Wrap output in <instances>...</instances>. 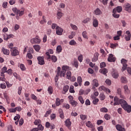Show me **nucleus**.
I'll use <instances>...</instances> for the list:
<instances>
[{
	"label": "nucleus",
	"mask_w": 131,
	"mask_h": 131,
	"mask_svg": "<svg viewBox=\"0 0 131 131\" xmlns=\"http://www.w3.org/2000/svg\"><path fill=\"white\" fill-rule=\"evenodd\" d=\"M60 70V67H58L57 68V74L56 75V77L55 78V82H57L59 79V71Z\"/></svg>",
	"instance_id": "30"
},
{
	"label": "nucleus",
	"mask_w": 131,
	"mask_h": 131,
	"mask_svg": "<svg viewBox=\"0 0 131 131\" xmlns=\"http://www.w3.org/2000/svg\"><path fill=\"white\" fill-rule=\"evenodd\" d=\"M10 51L11 52V55L13 57L18 56V55H19V51L17 50V48L16 47H14L13 48L10 49Z\"/></svg>",
	"instance_id": "5"
},
{
	"label": "nucleus",
	"mask_w": 131,
	"mask_h": 131,
	"mask_svg": "<svg viewBox=\"0 0 131 131\" xmlns=\"http://www.w3.org/2000/svg\"><path fill=\"white\" fill-rule=\"evenodd\" d=\"M50 60H51L52 62L53 63H56L57 61H58V58L55 55H52Z\"/></svg>",
	"instance_id": "29"
},
{
	"label": "nucleus",
	"mask_w": 131,
	"mask_h": 131,
	"mask_svg": "<svg viewBox=\"0 0 131 131\" xmlns=\"http://www.w3.org/2000/svg\"><path fill=\"white\" fill-rule=\"evenodd\" d=\"M77 82L79 83V85L81 86V82H82V78L80 76H78L77 78Z\"/></svg>",
	"instance_id": "33"
},
{
	"label": "nucleus",
	"mask_w": 131,
	"mask_h": 131,
	"mask_svg": "<svg viewBox=\"0 0 131 131\" xmlns=\"http://www.w3.org/2000/svg\"><path fill=\"white\" fill-rule=\"evenodd\" d=\"M68 70H70L69 67L67 66H63L62 67V70L61 71V68L60 67V69L59 71L58 76H60V77H64L65 76V74H66V71H68Z\"/></svg>",
	"instance_id": "1"
},
{
	"label": "nucleus",
	"mask_w": 131,
	"mask_h": 131,
	"mask_svg": "<svg viewBox=\"0 0 131 131\" xmlns=\"http://www.w3.org/2000/svg\"><path fill=\"white\" fill-rule=\"evenodd\" d=\"M80 117L81 120H82L83 121V120H85V119H86L88 118V116L86 115L81 114V115H80Z\"/></svg>",
	"instance_id": "35"
},
{
	"label": "nucleus",
	"mask_w": 131,
	"mask_h": 131,
	"mask_svg": "<svg viewBox=\"0 0 131 131\" xmlns=\"http://www.w3.org/2000/svg\"><path fill=\"white\" fill-rule=\"evenodd\" d=\"M101 73L104 74V75H106L107 74V72H108V70L107 69L104 68L100 71Z\"/></svg>",
	"instance_id": "43"
},
{
	"label": "nucleus",
	"mask_w": 131,
	"mask_h": 131,
	"mask_svg": "<svg viewBox=\"0 0 131 131\" xmlns=\"http://www.w3.org/2000/svg\"><path fill=\"white\" fill-rule=\"evenodd\" d=\"M104 118L106 120H109L111 119V116L107 114L104 115Z\"/></svg>",
	"instance_id": "56"
},
{
	"label": "nucleus",
	"mask_w": 131,
	"mask_h": 131,
	"mask_svg": "<svg viewBox=\"0 0 131 131\" xmlns=\"http://www.w3.org/2000/svg\"><path fill=\"white\" fill-rule=\"evenodd\" d=\"M123 89L125 95H128V94L130 93V91H129V89H128V86H127V85H124Z\"/></svg>",
	"instance_id": "16"
},
{
	"label": "nucleus",
	"mask_w": 131,
	"mask_h": 131,
	"mask_svg": "<svg viewBox=\"0 0 131 131\" xmlns=\"http://www.w3.org/2000/svg\"><path fill=\"white\" fill-rule=\"evenodd\" d=\"M76 34V33H75V32H72L71 35L69 36V38H70V39H72V38L74 37Z\"/></svg>",
	"instance_id": "40"
},
{
	"label": "nucleus",
	"mask_w": 131,
	"mask_h": 131,
	"mask_svg": "<svg viewBox=\"0 0 131 131\" xmlns=\"http://www.w3.org/2000/svg\"><path fill=\"white\" fill-rule=\"evenodd\" d=\"M99 59V53H96L94 54V56L92 58V62H97V60Z\"/></svg>",
	"instance_id": "17"
},
{
	"label": "nucleus",
	"mask_w": 131,
	"mask_h": 131,
	"mask_svg": "<svg viewBox=\"0 0 131 131\" xmlns=\"http://www.w3.org/2000/svg\"><path fill=\"white\" fill-rule=\"evenodd\" d=\"M112 75L114 78H118L119 76V74L118 73V72L116 70H114V69H113V72L112 73Z\"/></svg>",
	"instance_id": "6"
},
{
	"label": "nucleus",
	"mask_w": 131,
	"mask_h": 131,
	"mask_svg": "<svg viewBox=\"0 0 131 131\" xmlns=\"http://www.w3.org/2000/svg\"><path fill=\"white\" fill-rule=\"evenodd\" d=\"M52 113V110H49V111H47L46 114L45 115V117H48L50 114Z\"/></svg>",
	"instance_id": "59"
},
{
	"label": "nucleus",
	"mask_w": 131,
	"mask_h": 131,
	"mask_svg": "<svg viewBox=\"0 0 131 131\" xmlns=\"http://www.w3.org/2000/svg\"><path fill=\"white\" fill-rule=\"evenodd\" d=\"M60 103L61 100L59 99V98H57L55 101V104L56 106H60Z\"/></svg>",
	"instance_id": "45"
},
{
	"label": "nucleus",
	"mask_w": 131,
	"mask_h": 131,
	"mask_svg": "<svg viewBox=\"0 0 131 131\" xmlns=\"http://www.w3.org/2000/svg\"><path fill=\"white\" fill-rule=\"evenodd\" d=\"M126 34H127V36H125L126 40L127 41H128V40H130V37H131L130 32H129V31H127L126 32Z\"/></svg>",
	"instance_id": "19"
},
{
	"label": "nucleus",
	"mask_w": 131,
	"mask_h": 131,
	"mask_svg": "<svg viewBox=\"0 0 131 131\" xmlns=\"http://www.w3.org/2000/svg\"><path fill=\"white\" fill-rule=\"evenodd\" d=\"M13 76H14V77H15L16 79H18V80H21V78L20 77V76H19V75H18L17 73H14Z\"/></svg>",
	"instance_id": "48"
},
{
	"label": "nucleus",
	"mask_w": 131,
	"mask_h": 131,
	"mask_svg": "<svg viewBox=\"0 0 131 131\" xmlns=\"http://www.w3.org/2000/svg\"><path fill=\"white\" fill-rule=\"evenodd\" d=\"M70 26L73 30H77V27L75 25H73L72 24H70Z\"/></svg>",
	"instance_id": "55"
},
{
	"label": "nucleus",
	"mask_w": 131,
	"mask_h": 131,
	"mask_svg": "<svg viewBox=\"0 0 131 131\" xmlns=\"http://www.w3.org/2000/svg\"><path fill=\"white\" fill-rule=\"evenodd\" d=\"M115 10L116 12L117 11L118 13H120L122 11V7L121 6H118Z\"/></svg>",
	"instance_id": "42"
},
{
	"label": "nucleus",
	"mask_w": 131,
	"mask_h": 131,
	"mask_svg": "<svg viewBox=\"0 0 131 131\" xmlns=\"http://www.w3.org/2000/svg\"><path fill=\"white\" fill-rule=\"evenodd\" d=\"M125 99L122 98L121 99H119V105L120 104L121 105V107L125 106L126 104H127V102L125 100H124Z\"/></svg>",
	"instance_id": "12"
},
{
	"label": "nucleus",
	"mask_w": 131,
	"mask_h": 131,
	"mask_svg": "<svg viewBox=\"0 0 131 131\" xmlns=\"http://www.w3.org/2000/svg\"><path fill=\"white\" fill-rule=\"evenodd\" d=\"M37 60L38 61V64H39V65H43L45 64V59H43V57L38 56L37 57Z\"/></svg>",
	"instance_id": "15"
},
{
	"label": "nucleus",
	"mask_w": 131,
	"mask_h": 131,
	"mask_svg": "<svg viewBox=\"0 0 131 131\" xmlns=\"http://www.w3.org/2000/svg\"><path fill=\"white\" fill-rule=\"evenodd\" d=\"M3 7L4 8V9H7L8 7V3L7 2H4L2 5Z\"/></svg>",
	"instance_id": "63"
},
{
	"label": "nucleus",
	"mask_w": 131,
	"mask_h": 131,
	"mask_svg": "<svg viewBox=\"0 0 131 131\" xmlns=\"http://www.w3.org/2000/svg\"><path fill=\"white\" fill-rule=\"evenodd\" d=\"M92 85H93L92 89H95V88H98L99 86V81L97 79H93L92 81Z\"/></svg>",
	"instance_id": "8"
},
{
	"label": "nucleus",
	"mask_w": 131,
	"mask_h": 131,
	"mask_svg": "<svg viewBox=\"0 0 131 131\" xmlns=\"http://www.w3.org/2000/svg\"><path fill=\"white\" fill-rule=\"evenodd\" d=\"M19 119H20V116L19 115H16V116L14 118V120L15 121H19Z\"/></svg>",
	"instance_id": "64"
},
{
	"label": "nucleus",
	"mask_w": 131,
	"mask_h": 131,
	"mask_svg": "<svg viewBox=\"0 0 131 131\" xmlns=\"http://www.w3.org/2000/svg\"><path fill=\"white\" fill-rule=\"evenodd\" d=\"M62 16H63V13L60 12H57V18L58 20H60L62 18Z\"/></svg>",
	"instance_id": "38"
},
{
	"label": "nucleus",
	"mask_w": 131,
	"mask_h": 131,
	"mask_svg": "<svg viewBox=\"0 0 131 131\" xmlns=\"http://www.w3.org/2000/svg\"><path fill=\"white\" fill-rule=\"evenodd\" d=\"M78 99L79 101V102H80L81 104H84V100H83V98L82 97V96H79L78 97Z\"/></svg>",
	"instance_id": "46"
},
{
	"label": "nucleus",
	"mask_w": 131,
	"mask_h": 131,
	"mask_svg": "<svg viewBox=\"0 0 131 131\" xmlns=\"http://www.w3.org/2000/svg\"><path fill=\"white\" fill-rule=\"evenodd\" d=\"M2 51L4 54V55H10V50H8L6 48H3L2 49Z\"/></svg>",
	"instance_id": "26"
},
{
	"label": "nucleus",
	"mask_w": 131,
	"mask_h": 131,
	"mask_svg": "<svg viewBox=\"0 0 131 131\" xmlns=\"http://www.w3.org/2000/svg\"><path fill=\"white\" fill-rule=\"evenodd\" d=\"M105 98H106V96H105V95H104V94L101 93V94L100 95V99L101 101H103V100H105Z\"/></svg>",
	"instance_id": "52"
},
{
	"label": "nucleus",
	"mask_w": 131,
	"mask_h": 131,
	"mask_svg": "<svg viewBox=\"0 0 131 131\" xmlns=\"http://www.w3.org/2000/svg\"><path fill=\"white\" fill-rule=\"evenodd\" d=\"M45 55H46V59H47V60H49V61H51V58L52 57V56H51V55H50V53H49V52H46L45 53Z\"/></svg>",
	"instance_id": "37"
},
{
	"label": "nucleus",
	"mask_w": 131,
	"mask_h": 131,
	"mask_svg": "<svg viewBox=\"0 0 131 131\" xmlns=\"http://www.w3.org/2000/svg\"><path fill=\"white\" fill-rule=\"evenodd\" d=\"M39 23L40 24H45V23H47V19H46V16H42V19L40 21Z\"/></svg>",
	"instance_id": "36"
},
{
	"label": "nucleus",
	"mask_w": 131,
	"mask_h": 131,
	"mask_svg": "<svg viewBox=\"0 0 131 131\" xmlns=\"http://www.w3.org/2000/svg\"><path fill=\"white\" fill-rule=\"evenodd\" d=\"M69 45H70V46H75V45H76V41L72 39L70 41Z\"/></svg>",
	"instance_id": "54"
},
{
	"label": "nucleus",
	"mask_w": 131,
	"mask_h": 131,
	"mask_svg": "<svg viewBox=\"0 0 131 131\" xmlns=\"http://www.w3.org/2000/svg\"><path fill=\"white\" fill-rule=\"evenodd\" d=\"M120 81L121 83H127V79L125 76H121L120 78Z\"/></svg>",
	"instance_id": "25"
},
{
	"label": "nucleus",
	"mask_w": 131,
	"mask_h": 131,
	"mask_svg": "<svg viewBox=\"0 0 131 131\" xmlns=\"http://www.w3.org/2000/svg\"><path fill=\"white\" fill-rule=\"evenodd\" d=\"M121 92V89L120 88L118 89L117 90V93L118 95L119 96L120 98H121V99H125V96H124V95L122 94Z\"/></svg>",
	"instance_id": "11"
},
{
	"label": "nucleus",
	"mask_w": 131,
	"mask_h": 131,
	"mask_svg": "<svg viewBox=\"0 0 131 131\" xmlns=\"http://www.w3.org/2000/svg\"><path fill=\"white\" fill-rule=\"evenodd\" d=\"M48 92L49 95H52V94H53V87L52 86L48 87Z\"/></svg>",
	"instance_id": "34"
},
{
	"label": "nucleus",
	"mask_w": 131,
	"mask_h": 131,
	"mask_svg": "<svg viewBox=\"0 0 131 131\" xmlns=\"http://www.w3.org/2000/svg\"><path fill=\"white\" fill-rule=\"evenodd\" d=\"M100 112H103L104 113H106V112H108V109H107V108H106V107H102L100 109Z\"/></svg>",
	"instance_id": "53"
},
{
	"label": "nucleus",
	"mask_w": 131,
	"mask_h": 131,
	"mask_svg": "<svg viewBox=\"0 0 131 131\" xmlns=\"http://www.w3.org/2000/svg\"><path fill=\"white\" fill-rule=\"evenodd\" d=\"M107 60L108 62H115L116 58L114 57L113 54H111L109 55Z\"/></svg>",
	"instance_id": "10"
},
{
	"label": "nucleus",
	"mask_w": 131,
	"mask_h": 131,
	"mask_svg": "<svg viewBox=\"0 0 131 131\" xmlns=\"http://www.w3.org/2000/svg\"><path fill=\"white\" fill-rule=\"evenodd\" d=\"M12 11L15 14H16V15H18L19 14V16L21 17V16H23L24 15V12L25 11V9L24 8H22L20 9V10L19 9H17V8L15 7L12 8Z\"/></svg>",
	"instance_id": "2"
},
{
	"label": "nucleus",
	"mask_w": 131,
	"mask_h": 131,
	"mask_svg": "<svg viewBox=\"0 0 131 131\" xmlns=\"http://www.w3.org/2000/svg\"><path fill=\"white\" fill-rule=\"evenodd\" d=\"M107 88H106L105 86H99L98 88L99 91H100V92H102V91H104V92L106 91Z\"/></svg>",
	"instance_id": "47"
},
{
	"label": "nucleus",
	"mask_w": 131,
	"mask_h": 131,
	"mask_svg": "<svg viewBox=\"0 0 131 131\" xmlns=\"http://www.w3.org/2000/svg\"><path fill=\"white\" fill-rule=\"evenodd\" d=\"M33 48L36 51V52H39L40 50V46L38 45H34Z\"/></svg>",
	"instance_id": "32"
},
{
	"label": "nucleus",
	"mask_w": 131,
	"mask_h": 131,
	"mask_svg": "<svg viewBox=\"0 0 131 131\" xmlns=\"http://www.w3.org/2000/svg\"><path fill=\"white\" fill-rule=\"evenodd\" d=\"M41 41V40L38 36H36L35 38H33L30 40L31 43H32L33 45L39 44L40 43Z\"/></svg>",
	"instance_id": "3"
},
{
	"label": "nucleus",
	"mask_w": 131,
	"mask_h": 131,
	"mask_svg": "<svg viewBox=\"0 0 131 131\" xmlns=\"http://www.w3.org/2000/svg\"><path fill=\"white\" fill-rule=\"evenodd\" d=\"M70 103L73 107H76V106H77V104H78L77 101L73 100H70Z\"/></svg>",
	"instance_id": "27"
},
{
	"label": "nucleus",
	"mask_w": 131,
	"mask_h": 131,
	"mask_svg": "<svg viewBox=\"0 0 131 131\" xmlns=\"http://www.w3.org/2000/svg\"><path fill=\"white\" fill-rule=\"evenodd\" d=\"M118 43H116L115 44H113V43H111V48L112 49H115L116 47H118Z\"/></svg>",
	"instance_id": "60"
},
{
	"label": "nucleus",
	"mask_w": 131,
	"mask_h": 131,
	"mask_svg": "<svg viewBox=\"0 0 131 131\" xmlns=\"http://www.w3.org/2000/svg\"><path fill=\"white\" fill-rule=\"evenodd\" d=\"M71 75H72L71 72L68 71L67 72V78H68V79L71 78Z\"/></svg>",
	"instance_id": "50"
},
{
	"label": "nucleus",
	"mask_w": 131,
	"mask_h": 131,
	"mask_svg": "<svg viewBox=\"0 0 131 131\" xmlns=\"http://www.w3.org/2000/svg\"><path fill=\"white\" fill-rule=\"evenodd\" d=\"M38 129L39 130L42 131V130H43L44 127L42 126V125H41V124H39V125H38Z\"/></svg>",
	"instance_id": "61"
},
{
	"label": "nucleus",
	"mask_w": 131,
	"mask_h": 131,
	"mask_svg": "<svg viewBox=\"0 0 131 131\" xmlns=\"http://www.w3.org/2000/svg\"><path fill=\"white\" fill-rule=\"evenodd\" d=\"M56 33L57 34V35H62L63 33V29L61 28L59 26L56 27Z\"/></svg>",
	"instance_id": "7"
},
{
	"label": "nucleus",
	"mask_w": 131,
	"mask_h": 131,
	"mask_svg": "<svg viewBox=\"0 0 131 131\" xmlns=\"http://www.w3.org/2000/svg\"><path fill=\"white\" fill-rule=\"evenodd\" d=\"M113 13H114L113 14V17H114V18H119V14H116V9H114L113 10Z\"/></svg>",
	"instance_id": "31"
},
{
	"label": "nucleus",
	"mask_w": 131,
	"mask_h": 131,
	"mask_svg": "<svg viewBox=\"0 0 131 131\" xmlns=\"http://www.w3.org/2000/svg\"><path fill=\"white\" fill-rule=\"evenodd\" d=\"M58 113L59 114V117L61 119H64V113H63V110L61 108L58 110Z\"/></svg>",
	"instance_id": "22"
},
{
	"label": "nucleus",
	"mask_w": 131,
	"mask_h": 131,
	"mask_svg": "<svg viewBox=\"0 0 131 131\" xmlns=\"http://www.w3.org/2000/svg\"><path fill=\"white\" fill-rule=\"evenodd\" d=\"M114 106L118 105H119V98L117 97H115L114 98Z\"/></svg>",
	"instance_id": "21"
},
{
	"label": "nucleus",
	"mask_w": 131,
	"mask_h": 131,
	"mask_svg": "<svg viewBox=\"0 0 131 131\" xmlns=\"http://www.w3.org/2000/svg\"><path fill=\"white\" fill-rule=\"evenodd\" d=\"M56 51L57 53H61L62 52V47L60 45L58 46L56 48Z\"/></svg>",
	"instance_id": "41"
},
{
	"label": "nucleus",
	"mask_w": 131,
	"mask_h": 131,
	"mask_svg": "<svg viewBox=\"0 0 131 131\" xmlns=\"http://www.w3.org/2000/svg\"><path fill=\"white\" fill-rule=\"evenodd\" d=\"M125 11L128 13H131V5L129 3H126L125 5Z\"/></svg>",
	"instance_id": "9"
},
{
	"label": "nucleus",
	"mask_w": 131,
	"mask_h": 131,
	"mask_svg": "<svg viewBox=\"0 0 131 131\" xmlns=\"http://www.w3.org/2000/svg\"><path fill=\"white\" fill-rule=\"evenodd\" d=\"M78 60L79 62H82V60H83V57H82V55H80L78 57Z\"/></svg>",
	"instance_id": "62"
},
{
	"label": "nucleus",
	"mask_w": 131,
	"mask_h": 131,
	"mask_svg": "<svg viewBox=\"0 0 131 131\" xmlns=\"http://www.w3.org/2000/svg\"><path fill=\"white\" fill-rule=\"evenodd\" d=\"M93 25L94 27H98L99 25V23L98 22V20L96 17H93Z\"/></svg>",
	"instance_id": "18"
},
{
	"label": "nucleus",
	"mask_w": 131,
	"mask_h": 131,
	"mask_svg": "<svg viewBox=\"0 0 131 131\" xmlns=\"http://www.w3.org/2000/svg\"><path fill=\"white\" fill-rule=\"evenodd\" d=\"M85 125L87 126V127H89L90 128H93L94 125L93 124V123L91 122L90 121H88L85 123Z\"/></svg>",
	"instance_id": "24"
},
{
	"label": "nucleus",
	"mask_w": 131,
	"mask_h": 131,
	"mask_svg": "<svg viewBox=\"0 0 131 131\" xmlns=\"http://www.w3.org/2000/svg\"><path fill=\"white\" fill-rule=\"evenodd\" d=\"M69 90V86L68 85H66L63 88V91L62 94H65L67 92H68V90Z\"/></svg>",
	"instance_id": "28"
},
{
	"label": "nucleus",
	"mask_w": 131,
	"mask_h": 131,
	"mask_svg": "<svg viewBox=\"0 0 131 131\" xmlns=\"http://www.w3.org/2000/svg\"><path fill=\"white\" fill-rule=\"evenodd\" d=\"M88 33L86 32V31H83L82 33V35L83 36V37L84 38H86V39H88L89 38V37H88Z\"/></svg>",
	"instance_id": "39"
},
{
	"label": "nucleus",
	"mask_w": 131,
	"mask_h": 131,
	"mask_svg": "<svg viewBox=\"0 0 131 131\" xmlns=\"http://www.w3.org/2000/svg\"><path fill=\"white\" fill-rule=\"evenodd\" d=\"M98 102H99V99H98V98H95L93 100V103L94 104V105H97L98 104Z\"/></svg>",
	"instance_id": "57"
},
{
	"label": "nucleus",
	"mask_w": 131,
	"mask_h": 131,
	"mask_svg": "<svg viewBox=\"0 0 131 131\" xmlns=\"http://www.w3.org/2000/svg\"><path fill=\"white\" fill-rule=\"evenodd\" d=\"M13 37V34H10L9 35H6V37H4V40H8L9 38H12Z\"/></svg>",
	"instance_id": "49"
},
{
	"label": "nucleus",
	"mask_w": 131,
	"mask_h": 131,
	"mask_svg": "<svg viewBox=\"0 0 131 131\" xmlns=\"http://www.w3.org/2000/svg\"><path fill=\"white\" fill-rule=\"evenodd\" d=\"M41 122V121H40V120L38 119V120H35V121L34 122V123L35 125H38L39 124H40Z\"/></svg>",
	"instance_id": "51"
},
{
	"label": "nucleus",
	"mask_w": 131,
	"mask_h": 131,
	"mask_svg": "<svg viewBox=\"0 0 131 131\" xmlns=\"http://www.w3.org/2000/svg\"><path fill=\"white\" fill-rule=\"evenodd\" d=\"M65 125L67 127L70 128L71 126V122L70 121V119H67L65 121Z\"/></svg>",
	"instance_id": "20"
},
{
	"label": "nucleus",
	"mask_w": 131,
	"mask_h": 131,
	"mask_svg": "<svg viewBox=\"0 0 131 131\" xmlns=\"http://www.w3.org/2000/svg\"><path fill=\"white\" fill-rule=\"evenodd\" d=\"M121 63L123 65V67L122 68V71H125V70L127 68V60H126L124 58H122L121 60Z\"/></svg>",
	"instance_id": "4"
},
{
	"label": "nucleus",
	"mask_w": 131,
	"mask_h": 131,
	"mask_svg": "<svg viewBox=\"0 0 131 131\" xmlns=\"http://www.w3.org/2000/svg\"><path fill=\"white\" fill-rule=\"evenodd\" d=\"M123 109H124L126 111H127V113H130L131 112V106L128 105V104H126V105L122 107Z\"/></svg>",
	"instance_id": "14"
},
{
	"label": "nucleus",
	"mask_w": 131,
	"mask_h": 131,
	"mask_svg": "<svg viewBox=\"0 0 131 131\" xmlns=\"http://www.w3.org/2000/svg\"><path fill=\"white\" fill-rule=\"evenodd\" d=\"M94 13L95 14V15H97L99 16L100 15H102V11H101V10H100L99 8H97L94 11Z\"/></svg>",
	"instance_id": "23"
},
{
	"label": "nucleus",
	"mask_w": 131,
	"mask_h": 131,
	"mask_svg": "<svg viewBox=\"0 0 131 131\" xmlns=\"http://www.w3.org/2000/svg\"><path fill=\"white\" fill-rule=\"evenodd\" d=\"M70 93H74L75 92L74 91V86L73 85H71L70 88Z\"/></svg>",
	"instance_id": "58"
},
{
	"label": "nucleus",
	"mask_w": 131,
	"mask_h": 131,
	"mask_svg": "<svg viewBox=\"0 0 131 131\" xmlns=\"http://www.w3.org/2000/svg\"><path fill=\"white\" fill-rule=\"evenodd\" d=\"M19 67H20L21 71H25V70H26V68L25 67V66H24V64L21 63L19 65Z\"/></svg>",
	"instance_id": "44"
},
{
	"label": "nucleus",
	"mask_w": 131,
	"mask_h": 131,
	"mask_svg": "<svg viewBox=\"0 0 131 131\" xmlns=\"http://www.w3.org/2000/svg\"><path fill=\"white\" fill-rule=\"evenodd\" d=\"M116 128L118 131H125V128L120 124L116 125Z\"/></svg>",
	"instance_id": "13"
}]
</instances>
